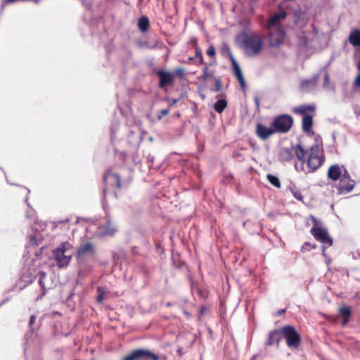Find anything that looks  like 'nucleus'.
Masks as SVG:
<instances>
[{
	"mask_svg": "<svg viewBox=\"0 0 360 360\" xmlns=\"http://www.w3.org/2000/svg\"><path fill=\"white\" fill-rule=\"evenodd\" d=\"M295 153L299 160L307 159L310 171L317 169L323 163V150L318 145H314L307 150L301 145H297L295 147Z\"/></svg>",
	"mask_w": 360,
	"mask_h": 360,
	"instance_id": "f257e3e1",
	"label": "nucleus"
},
{
	"mask_svg": "<svg viewBox=\"0 0 360 360\" xmlns=\"http://www.w3.org/2000/svg\"><path fill=\"white\" fill-rule=\"evenodd\" d=\"M281 332L288 347L293 349L300 347L302 343L301 335L294 326L285 325L281 328Z\"/></svg>",
	"mask_w": 360,
	"mask_h": 360,
	"instance_id": "f03ea898",
	"label": "nucleus"
},
{
	"mask_svg": "<svg viewBox=\"0 0 360 360\" xmlns=\"http://www.w3.org/2000/svg\"><path fill=\"white\" fill-rule=\"evenodd\" d=\"M310 220L313 224V226L311 229V233L312 235L323 244L327 245H332L333 240L328 235L326 228L323 226L322 222L314 216L310 217Z\"/></svg>",
	"mask_w": 360,
	"mask_h": 360,
	"instance_id": "7ed1b4c3",
	"label": "nucleus"
},
{
	"mask_svg": "<svg viewBox=\"0 0 360 360\" xmlns=\"http://www.w3.org/2000/svg\"><path fill=\"white\" fill-rule=\"evenodd\" d=\"M263 36L259 34H252L245 41V51L249 55H255L259 53L263 47Z\"/></svg>",
	"mask_w": 360,
	"mask_h": 360,
	"instance_id": "20e7f679",
	"label": "nucleus"
},
{
	"mask_svg": "<svg viewBox=\"0 0 360 360\" xmlns=\"http://www.w3.org/2000/svg\"><path fill=\"white\" fill-rule=\"evenodd\" d=\"M72 255L71 249H54L53 251V257L58 268L68 266Z\"/></svg>",
	"mask_w": 360,
	"mask_h": 360,
	"instance_id": "39448f33",
	"label": "nucleus"
},
{
	"mask_svg": "<svg viewBox=\"0 0 360 360\" xmlns=\"http://www.w3.org/2000/svg\"><path fill=\"white\" fill-rule=\"evenodd\" d=\"M292 123L293 119L291 116L283 115L277 117L272 122V125L276 131L286 132L291 128Z\"/></svg>",
	"mask_w": 360,
	"mask_h": 360,
	"instance_id": "423d86ee",
	"label": "nucleus"
},
{
	"mask_svg": "<svg viewBox=\"0 0 360 360\" xmlns=\"http://www.w3.org/2000/svg\"><path fill=\"white\" fill-rule=\"evenodd\" d=\"M143 358L160 360L159 356L156 354L143 349H134L131 353L125 356L122 360H141Z\"/></svg>",
	"mask_w": 360,
	"mask_h": 360,
	"instance_id": "0eeeda50",
	"label": "nucleus"
},
{
	"mask_svg": "<svg viewBox=\"0 0 360 360\" xmlns=\"http://www.w3.org/2000/svg\"><path fill=\"white\" fill-rule=\"evenodd\" d=\"M348 175L345 168L338 165H332L328 171V176L330 179L333 181L340 180L342 184L343 181H348Z\"/></svg>",
	"mask_w": 360,
	"mask_h": 360,
	"instance_id": "6e6552de",
	"label": "nucleus"
},
{
	"mask_svg": "<svg viewBox=\"0 0 360 360\" xmlns=\"http://www.w3.org/2000/svg\"><path fill=\"white\" fill-rule=\"evenodd\" d=\"M287 13L284 11L272 14L268 19L266 27L267 30L283 28L281 26L282 22L285 20Z\"/></svg>",
	"mask_w": 360,
	"mask_h": 360,
	"instance_id": "1a4fd4ad",
	"label": "nucleus"
},
{
	"mask_svg": "<svg viewBox=\"0 0 360 360\" xmlns=\"http://www.w3.org/2000/svg\"><path fill=\"white\" fill-rule=\"evenodd\" d=\"M269 30V41L271 46H278L284 41L285 33L283 28Z\"/></svg>",
	"mask_w": 360,
	"mask_h": 360,
	"instance_id": "9d476101",
	"label": "nucleus"
},
{
	"mask_svg": "<svg viewBox=\"0 0 360 360\" xmlns=\"http://www.w3.org/2000/svg\"><path fill=\"white\" fill-rule=\"evenodd\" d=\"M275 129L271 124V127H266L262 124H257L256 127V134L262 140H265L275 133Z\"/></svg>",
	"mask_w": 360,
	"mask_h": 360,
	"instance_id": "9b49d317",
	"label": "nucleus"
},
{
	"mask_svg": "<svg viewBox=\"0 0 360 360\" xmlns=\"http://www.w3.org/2000/svg\"><path fill=\"white\" fill-rule=\"evenodd\" d=\"M281 329H275L269 333L267 340L266 341V346H271L274 344H276L277 346L279 345V342L281 340Z\"/></svg>",
	"mask_w": 360,
	"mask_h": 360,
	"instance_id": "f8f14e48",
	"label": "nucleus"
},
{
	"mask_svg": "<svg viewBox=\"0 0 360 360\" xmlns=\"http://www.w3.org/2000/svg\"><path fill=\"white\" fill-rule=\"evenodd\" d=\"M317 84V77H314L311 79L303 80L301 83L300 87L302 91H309L314 89Z\"/></svg>",
	"mask_w": 360,
	"mask_h": 360,
	"instance_id": "ddd939ff",
	"label": "nucleus"
},
{
	"mask_svg": "<svg viewBox=\"0 0 360 360\" xmlns=\"http://www.w3.org/2000/svg\"><path fill=\"white\" fill-rule=\"evenodd\" d=\"M231 59L233 68V70L235 72V75H236V77L238 78L241 86L243 88H244L245 86V81L243 77V75H242L241 70L240 69V67H239L238 64L237 63V62L236 61V60L233 57H231Z\"/></svg>",
	"mask_w": 360,
	"mask_h": 360,
	"instance_id": "4468645a",
	"label": "nucleus"
},
{
	"mask_svg": "<svg viewBox=\"0 0 360 360\" xmlns=\"http://www.w3.org/2000/svg\"><path fill=\"white\" fill-rule=\"evenodd\" d=\"M160 83L161 86H164L169 83H171L173 80L174 76L170 72H160Z\"/></svg>",
	"mask_w": 360,
	"mask_h": 360,
	"instance_id": "2eb2a0df",
	"label": "nucleus"
},
{
	"mask_svg": "<svg viewBox=\"0 0 360 360\" xmlns=\"http://www.w3.org/2000/svg\"><path fill=\"white\" fill-rule=\"evenodd\" d=\"M354 188L353 181L350 179L349 176L348 175V181H343V183L340 181V193H345L350 192Z\"/></svg>",
	"mask_w": 360,
	"mask_h": 360,
	"instance_id": "dca6fc26",
	"label": "nucleus"
},
{
	"mask_svg": "<svg viewBox=\"0 0 360 360\" xmlns=\"http://www.w3.org/2000/svg\"><path fill=\"white\" fill-rule=\"evenodd\" d=\"M349 41L354 46H360V31L358 30H352L349 37Z\"/></svg>",
	"mask_w": 360,
	"mask_h": 360,
	"instance_id": "f3484780",
	"label": "nucleus"
},
{
	"mask_svg": "<svg viewBox=\"0 0 360 360\" xmlns=\"http://www.w3.org/2000/svg\"><path fill=\"white\" fill-rule=\"evenodd\" d=\"M313 124L312 116L304 115L302 118V129L305 132H310Z\"/></svg>",
	"mask_w": 360,
	"mask_h": 360,
	"instance_id": "a211bd4d",
	"label": "nucleus"
},
{
	"mask_svg": "<svg viewBox=\"0 0 360 360\" xmlns=\"http://www.w3.org/2000/svg\"><path fill=\"white\" fill-rule=\"evenodd\" d=\"M316 106L314 104L311 105H303L294 109L295 112L300 114H305L307 112H314Z\"/></svg>",
	"mask_w": 360,
	"mask_h": 360,
	"instance_id": "6ab92c4d",
	"label": "nucleus"
},
{
	"mask_svg": "<svg viewBox=\"0 0 360 360\" xmlns=\"http://www.w3.org/2000/svg\"><path fill=\"white\" fill-rule=\"evenodd\" d=\"M340 314L344 319L342 324L345 326L347 323L352 314L350 307L346 306L341 307L340 308Z\"/></svg>",
	"mask_w": 360,
	"mask_h": 360,
	"instance_id": "aec40b11",
	"label": "nucleus"
},
{
	"mask_svg": "<svg viewBox=\"0 0 360 360\" xmlns=\"http://www.w3.org/2000/svg\"><path fill=\"white\" fill-rule=\"evenodd\" d=\"M138 25H139V29L142 32L146 31L148 30V27L149 25V20H148V18L144 17V16L141 18L139 20Z\"/></svg>",
	"mask_w": 360,
	"mask_h": 360,
	"instance_id": "412c9836",
	"label": "nucleus"
},
{
	"mask_svg": "<svg viewBox=\"0 0 360 360\" xmlns=\"http://www.w3.org/2000/svg\"><path fill=\"white\" fill-rule=\"evenodd\" d=\"M226 105V101L224 99H220L214 104V108L217 112H221L225 109Z\"/></svg>",
	"mask_w": 360,
	"mask_h": 360,
	"instance_id": "4be33fe9",
	"label": "nucleus"
},
{
	"mask_svg": "<svg viewBox=\"0 0 360 360\" xmlns=\"http://www.w3.org/2000/svg\"><path fill=\"white\" fill-rule=\"evenodd\" d=\"M96 291L98 293L96 301L98 303H101L104 299V296L105 294V290L103 287H98Z\"/></svg>",
	"mask_w": 360,
	"mask_h": 360,
	"instance_id": "5701e85b",
	"label": "nucleus"
},
{
	"mask_svg": "<svg viewBox=\"0 0 360 360\" xmlns=\"http://www.w3.org/2000/svg\"><path fill=\"white\" fill-rule=\"evenodd\" d=\"M267 179L269 180V181L272 185H274L276 188H280L281 187L280 181H279V179L276 176H275L274 175H271V174H268L267 175Z\"/></svg>",
	"mask_w": 360,
	"mask_h": 360,
	"instance_id": "b1692460",
	"label": "nucleus"
},
{
	"mask_svg": "<svg viewBox=\"0 0 360 360\" xmlns=\"http://www.w3.org/2000/svg\"><path fill=\"white\" fill-rule=\"evenodd\" d=\"M290 192L295 198L300 201H303V195L300 191L296 188H290Z\"/></svg>",
	"mask_w": 360,
	"mask_h": 360,
	"instance_id": "393cba45",
	"label": "nucleus"
},
{
	"mask_svg": "<svg viewBox=\"0 0 360 360\" xmlns=\"http://www.w3.org/2000/svg\"><path fill=\"white\" fill-rule=\"evenodd\" d=\"M207 54L213 58L215 56V49L212 45H210L207 50Z\"/></svg>",
	"mask_w": 360,
	"mask_h": 360,
	"instance_id": "a878e982",
	"label": "nucleus"
},
{
	"mask_svg": "<svg viewBox=\"0 0 360 360\" xmlns=\"http://www.w3.org/2000/svg\"><path fill=\"white\" fill-rule=\"evenodd\" d=\"M323 79H324V82H323V87L324 88H328L329 86H330V78H329V76L328 75V74H326L324 75Z\"/></svg>",
	"mask_w": 360,
	"mask_h": 360,
	"instance_id": "bb28decb",
	"label": "nucleus"
},
{
	"mask_svg": "<svg viewBox=\"0 0 360 360\" xmlns=\"http://www.w3.org/2000/svg\"><path fill=\"white\" fill-rule=\"evenodd\" d=\"M35 321H36V316L34 315H32L30 317V321H29V326L31 329H32V326L35 323Z\"/></svg>",
	"mask_w": 360,
	"mask_h": 360,
	"instance_id": "cd10ccee",
	"label": "nucleus"
},
{
	"mask_svg": "<svg viewBox=\"0 0 360 360\" xmlns=\"http://www.w3.org/2000/svg\"><path fill=\"white\" fill-rule=\"evenodd\" d=\"M46 276V274L44 272V271H40L39 272V276H40V278H39V284L41 285H42V280L44 278H45Z\"/></svg>",
	"mask_w": 360,
	"mask_h": 360,
	"instance_id": "c85d7f7f",
	"label": "nucleus"
},
{
	"mask_svg": "<svg viewBox=\"0 0 360 360\" xmlns=\"http://www.w3.org/2000/svg\"><path fill=\"white\" fill-rule=\"evenodd\" d=\"M355 84L360 86V73L356 76L355 79Z\"/></svg>",
	"mask_w": 360,
	"mask_h": 360,
	"instance_id": "c756f323",
	"label": "nucleus"
},
{
	"mask_svg": "<svg viewBox=\"0 0 360 360\" xmlns=\"http://www.w3.org/2000/svg\"><path fill=\"white\" fill-rule=\"evenodd\" d=\"M176 352L179 356L183 355V348L181 347H179Z\"/></svg>",
	"mask_w": 360,
	"mask_h": 360,
	"instance_id": "7c9ffc66",
	"label": "nucleus"
},
{
	"mask_svg": "<svg viewBox=\"0 0 360 360\" xmlns=\"http://www.w3.org/2000/svg\"><path fill=\"white\" fill-rule=\"evenodd\" d=\"M90 249H86V248H84V249H81L79 251V255H82L84 254V252H86L87 250H89Z\"/></svg>",
	"mask_w": 360,
	"mask_h": 360,
	"instance_id": "2f4dec72",
	"label": "nucleus"
},
{
	"mask_svg": "<svg viewBox=\"0 0 360 360\" xmlns=\"http://www.w3.org/2000/svg\"><path fill=\"white\" fill-rule=\"evenodd\" d=\"M205 311V307H202L200 309V316H202Z\"/></svg>",
	"mask_w": 360,
	"mask_h": 360,
	"instance_id": "473e14b6",
	"label": "nucleus"
},
{
	"mask_svg": "<svg viewBox=\"0 0 360 360\" xmlns=\"http://www.w3.org/2000/svg\"><path fill=\"white\" fill-rule=\"evenodd\" d=\"M168 113H169V110H162V111L161 112V114H162V115H167Z\"/></svg>",
	"mask_w": 360,
	"mask_h": 360,
	"instance_id": "72a5a7b5",
	"label": "nucleus"
},
{
	"mask_svg": "<svg viewBox=\"0 0 360 360\" xmlns=\"http://www.w3.org/2000/svg\"><path fill=\"white\" fill-rule=\"evenodd\" d=\"M184 314L187 316V317H191V315L190 313L187 312L186 311H184Z\"/></svg>",
	"mask_w": 360,
	"mask_h": 360,
	"instance_id": "f704fd0d",
	"label": "nucleus"
},
{
	"mask_svg": "<svg viewBox=\"0 0 360 360\" xmlns=\"http://www.w3.org/2000/svg\"><path fill=\"white\" fill-rule=\"evenodd\" d=\"M285 311V309H281L280 311H278V314L281 315L283 314H284Z\"/></svg>",
	"mask_w": 360,
	"mask_h": 360,
	"instance_id": "c9c22d12",
	"label": "nucleus"
},
{
	"mask_svg": "<svg viewBox=\"0 0 360 360\" xmlns=\"http://www.w3.org/2000/svg\"><path fill=\"white\" fill-rule=\"evenodd\" d=\"M201 52L199 50H196V56H201Z\"/></svg>",
	"mask_w": 360,
	"mask_h": 360,
	"instance_id": "e433bc0d",
	"label": "nucleus"
},
{
	"mask_svg": "<svg viewBox=\"0 0 360 360\" xmlns=\"http://www.w3.org/2000/svg\"><path fill=\"white\" fill-rule=\"evenodd\" d=\"M175 254H176L174 250L172 251V257L174 258Z\"/></svg>",
	"mask_w": 360,
	"mask_h": 360,
	"instance_id": "4c0bfd02",
	"label": "nucleus"
},
{
	"mask_svg": "<svg viewBox=\"0 0 360 360\" xmlns=\"http://www.w3.org/2000/svg\"><path fill=\"white\" fill-rule=\"evenodd\" d=\"M175 103H176L175 100L172 101V104H174Z\"/></svg>",
	"mask_w": 360,
	"mask_h": 360,
	"instance_id": "58836bf2",
	"label": "nucleus"
},
{
	"mask_svg": "<svg viewBox=\"0 0 360 360\" xmlns=\"http://www.w3.org/2000/svg\"><path fill=\"white\" fill-rule=\"evenodd\" d=\"M11 2L15 1V0H8Z\"/></svg>",
	"mask_w": 360,
	"mask_h": 360,
	"instance_id": "ea45409f",
	"label": "nucleus"
}]
</instances>
